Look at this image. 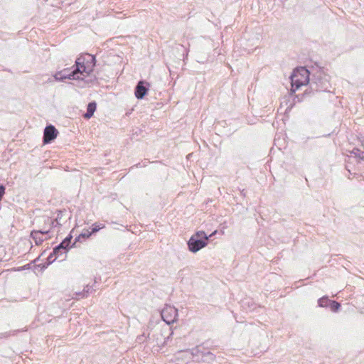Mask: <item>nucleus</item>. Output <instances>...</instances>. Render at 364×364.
I'll use <instances>...</instances> for the list:
<instances>
[{
    "mask_svg": "<svg viewBox=\"0 0 364 364\" xmlns=\"http://www.w3.org/2000/svg\"><path fill=\"white\" fill-rule=\"evenodd\" d=\"M58 134V129L52 124L47 125L43 132V144H50Z\"/></svg>",
    "mask_w": 364,
    "mask_h": 364,
    "instance_id": "nucleus-7",
    "label": "nucleus"
},
{
    "mask_svg": "<svg viewBox=\"0 0 364 364\" xmlns=\"http://www.w3.org/2000/svg\"><path fill=\"white\" fill-rule=\"evenodd\" d=\"M72 239V235H70L67 236L59 245H55L53 248V250H68L70 247H77L75 245L70 246Z\"/></svg>",
    "mask_w": 364,
    "mask_h": 364,
    "instance_id": "nucleus-10",
    "label": "nucleus"
},
{
    "mask_svg": "<svg viewBox=\"0 0 364 364\" xmlns=\"http://www.w3.org/2000/svg\"><path fill=\"white\" fill-rule=\"evenodd\" d=\"M68 252H51L46 257V262L43 264V267L48 266L54 262L60 256L66 257Z\"/></svg>",
    "mask_w": 364,
    "mask_h": 364,
    "instance_id": "nucleus-12",
    "label": "nucleus"
},
{
    "mask_svg": "<svg viewBox=\"0 0 364 364\" xmlns=\"http://www.w3.org/2000/svg\"><path fill=\"white\" fill-rule=\"evenodd\" d=\"M309 75V71L304 67L294 70L290 77L291 92H295L301 86L310 83Z\"/></svg>",
    "mask_w": 364,
    "mask_h": 364,
    "instance_id": "nucleus-3",
    "label": "nucleus"
},
{
    "mask_svg": "<svg viewBox=\"0 0 364 364\" xmlns=\"http://www.w3.org/2000/svg\"><path fill=\"white\" fill-rule=\"evenodd\" d=\"M46 245H47V246H46V247H44V250H45V251H47V250H48V249H49V246H48L49 243H48V242H47V243H46Z\"/></svg>",
    "mask_w": 364,
    "mask_h": 364,
    "instance_id": "nucleus-28",
    "label": "nucleus"
},
{
    "mask_svg": "<svg viewBox=\"0 0 364 364\" xmlns=\"http://www.w3.org/2000/svg\"><path fill=\"white\" fill-rule=\"evenodd\" d=\"M329 307L333 312H336L339 310L341 304L336 301L331 300L329 304Z\"/></svg>",
    "mask_w": 364,
    "mask_h": 364,
    "instance_id": "nucleus-17",
    "label": "nucleus"
},
{
    "mask_svg": "<svg viewBox=\"0 0 364 364\" xmlns=\"http://www.w3.org/2000/svg\"><path fill=\"white\" fill-rule=\"evenodd\" d=\"M102 228H104V225L101 226L100 225H97V223H95L92 225V230L90 232H92V234L95 233V232H98Z\"/></svg>",
    "mask_w": 364,
    "mask_h": 364,
    "instance_id": "nucleus-20",
    "label": "nucleus"
},
{
    "mask_svg": "<svg viewBox=\"0 0 364 364\" xmlns=\"http://www.w3.org/2000/svg\"><path fill=\"white\" fill-rule=\"evenodd\" d=\"M66 257H64V256H60L58 259H60V261H63Z\"/></svg>",
    "mask_w": 364,
    "mask_h": 364,
    "instance_id": "nucleus-27",
    "label": "nucleus"
},
{
    "mask_svg": "<svg viewBox=\"0 0 364 364\" xmlns=\"http://www.w3.org/2000/svg\"><path fill=\"white\" fill-rule=\"evenodd\" d=\"M149 89V84L144 80H140L137 82L134 95L138 100H142L147 94Z\"/></svg>",
    "mask_w": 364,
    "mask_h": 364,
    "instance_id": "nucleus-8",
    "label": "nucleus"
},
{
    "mask_svg": "<svg viewBox=\"0 0 364 364\" xmlns=\"http://www.w3.org/2000/svg\"><path fill=\"white\" fill-rule=\"evenodd\" d=\"M92 235V232L88 230H85L81 234H80L77 237H75V241L73 242V245H76L77 242H81L82 240H85Z\"/></svg>",
    "mask_w": 364,
    "mask_h": 364,
    "instance_id": "nucleus-13",
    "label": "nucleus"
},
{
    "mask_svg": "<svg viewBox=\"0 0 364 364\" xmlns=\"http://www.w3.org/2000/svg\"><path fill=\"white\" fill-rule=\"evenodd\" d=\"M28 245H29V246H30V249H31V247H33V246H32V243H31V242L28 241Z\"/></svg>",
    "mask_w": 364,
    "mask_h": 364,
    "instance_id": "nucleus-29",
    "label": "nucleus"
},
{
    "mask_svg": "<svg viewBox=\"0 0 364 364\" xmlns=\"http://www.w3.org/2000/svg\"><path fill=\"white\" fill-rule=\"evenodd\" d=\"M207 349L202 345H199L193 348L192 349L187 350L186 353L188 355L190 359H193L196 362H201L203 359V355Z\"/></svg>",
    "mask_w": 364,
    "mask_h": 364,
    "instance_id": "nucleus-6",
    "label": "nucleus"
},
{
    "mask_svg": "<svg viewBox=\"0 0 364 364\" xmlns=\"http://www.w3.org/2000/svg\"><path fill=\"white\" fill-rule=\"evenodd\" d=\"M49 232V230H33L31 232V235L33 240L35 241L36 245H39L41 244L45 238H43V236L46 235Z\"/></svg>",
    "mask_w": 364,
    "mask_h": 364,
    "instance_id": "nucleus-11",
    "label": "nucleus"
},
{
    "mask_svg": "<svg viewBox=\"0 0 364 364\" xmlns=\"http://www.w3.org/2000/svg\"><path fill=\"white\" fill-rule=\"evenodd\" d=\"M217 233V230L207 235L204 231H198L193 234L188 241V250H200L205 247L213 235Z\"/></svg>",
    "mask_w": 364,
    "mask_h": 364,
    "instance_id": "nucleus-2",
    "label": "nucleus"
},
{
    "mask_svg": "<svg viewBox=\"0 0 364 364\" xmlns=\"http://www.w3.org/2000/svg\"><path fill=\"white\" fill-rule=\"evenodd\" d=\"M241 194H242V195H243V196H245V190H242V191H241Z\"/></svg>",
    "mask_w": 364,
    "mask_h": 364,
    "instance_id": "nucleus-31",
    "label": "nucleus"
},
{
    "mask_svg": "<svg viewBox=\"0 0 364 364\" xmlns=\"http://www.w3.org/2000/svg\"><path fill=\"white\" fill-rule=\"evenodd\" d=\"M85 288H86V289L88 290V294L93 290L92 287H90L88 284L86 285V287H85Z\"/></svg>",
    "mask_w": 364,
    "mask_h": 364,
    "instance_id": "nucleus-24",
    "label": "nucleus"
},
{
    "mask_svg": "<svg viewBox=\"0 0 364 364\" xmlns=\"http://www.w3.org/2000/svg\"><path fill=\"white\" fill-rule=\"evenodd\" d=\"M67 69H68L67 72L63 73V75H69V73L71 72V71H70V70L68 68H67Z\"/></svg>",
    "mask_w": 364,
    "mask_h": 364,
    "instance_id": "nucleus-25",
    "label": "nucleus"
},
{
    "mask_svg": "<svg viewBox=\"0 0 364 364\" xmlns=\"http://www.w3.org/2000/svg\"><path fill=\"white\" fill-rule=\"evenodd\" d=\"M331 301L328 296H323L318 300V305L320 307H327L329 306Z\"/></svg>",
    "mask_w": 364,
    "mask_h": 364,
    "instance_id": "nucleus-15",
    "label": "nucleus"
},
{
    "mask_svg": "<svg viewBox=\"0 0 364 364\" xmlns=\"http://www.w3.org/2000/svg\"><path fill=\"white\" fill-rule=\"evenodd\" d=\"M351 153L355 157H358L360 159L364 161V151L360 150L359 149H353Z\"/></svg>",
    "mask_w": 364,
    "mask_h": 364,
    "instance_id": "nucleus-18",
    "label": "nucleus"
},
{
    "mask_svg": "<svg viewBox=\"0 0 364 364\" xmlns=\"http://www.w3.org/2000/svg\"><path fill=\"white\" fill-rule=\"evenodd\" d=\"M6 188L3 184H0V198L2 199L5 194Z\"/></svg>",
    "mask_w": 364,
    "mask_h": 364,
    "instance_id": "nucleus-21",
    "label": "nucleus"
},
{
    "mask_svg": "<svg viewBox=\"0 0 364 364\" xmlns=\"http://www.w3.org/2000/svg\"><path fill=\"white\" fill-rule=\"evenodd\" d=\"M187 350H185V351H180L178 352V355H181V358H183V356L184 358H188V360H191L189 358H188V355L186 353Z\"/></svg>",
    "mask_w": 364,
    "mask_h": 364,
    "instance_id": "nucleus-23",
    "label": "nucleus"
},
{
    "mask_svg": "<svg viewBox=\"0 0 364 364\" xmlns=\"http://www.w3.org/2000/svg\"><path fill=\"white\" fill-rule=\"evenodd\" d=\"M308 95H309V92H308V90H306L304 92V94L302 95V98H303L304 96Z\"/></svg>",
    "mask_w": 364,
    "mask_h": 364,
    "instance_id": "nucleus-26",
    "label": "nucleus"
},
{
    "mask_svg": "<svg viewBox=\"0 0 364 364\" xmlns=\"http://www.w3.org/2000/svg\"><path fill=\"white\" fill-rule=\"evenodd\" d=\"M48 221H49V222H50V223H53V222L51 220H50L49 218H48Z\"/></svg>",
    "mask_w": 364,
    "mask_h": 364,
    "instance_id": "nucleus-32",
    "label": "nucleus"
},
{
    "mask_svg": "<svg viewBox=\"0 0 364 364\" xmlns=\"http://www.w3.org/2000/svg\"><path fill=\"white\" fill-rule=\"evenodd\" d=\"M46 253V251L42 252V253H41V255H40V257H41V256L44 255Z\"/></svg>",
    "mask_w": 364,
    "mask_h": 364,
    "instance_id": "nucleus-30",
    "label": "nucleus"
},
{
    "mask_svg": "<svg viewBox=\"0 0 364 364\" xmlns=\"http://www.w3.org/2000/svg\"><path fill=\"white\" fill-rule=\"evenodd\" d=\"M96 107L97 104L95 102L93 101L88 103L87 109L92 112H95V111L96 110Z\"/></svg>",
    "mask_w": 364,
    "mask_h": 364,
    "instance_id": "nucleus-19",
    "label": "nucleus"
},
{
    "mask_svg": "<svg viewBox=\"0 0 364 364\" xmlns=\"http://www.w3.org/2000/svg\"><path fill=\"white\" fill-rule=\"evenodd\" d=\"M330 87V82L327 76L322 73L314 75L310 82L311 90H315L316 92L328 91Z\"/></svg>",
    "mask_w": 364,
    "mask_h": 364,
    "instance_id": "nucleus-4",
    "label": "nucleus"
},
{
    "mask_svg": "<svg viewBox=\"0 0 364 364\" xmlns=\"http://www.w3.org/2000/svg\"><path fill=\"white\" fill-rule=\"evenodd\" d=\"M88 296V290L86 289V288H84V289L82 291L75 292L74 296H73V299H79L80 298H85Z\"/></svg>",
    "mask_w": 364,
    "mask_h": 364,
    "instance_id": "nucleus-16",
    "label": "nucleus"
},
{
    "mask_svg": "<svg viewBox=\"0 0 364 364\" xmlns=\"http://www.w3.org/2000/svg\"><path fill=\"white\" fill-rule=\"evenodd\" d=\"M67 70H68V69L65 68L60 71L57 72L53 75L55 80L63 82V81H65V80H67V79H68V80H80V76L76 75L74 69L69 73V75H63V73L67 72Z\"/></svg>",
    "mask_w": 364,
    "mask_h": 364,
    "instance_id": "nucleus-9",
    "label": "nucleus"
},
{
    "mask_svg": "<svg viewBox=\"0 0 364 364\" xmlns=\"http://www.w3.org/2000/svg\"><path fill=\"white\" fill-rule=\"evenodd\" d=\"M93 114H94V112L87 109L86 112L84 114V117L85 119H90V117H92L93 116Z\"/></svg>",
    "mask_w": 364,
    "mask_h": 364,
    "instance_id": "nucleus-22",
    "label": "nucleus"
},
{
    "mask_svg": "<svg viewBox=\"0 0 364 364\" xmlns=\"http://www.w3.org/2000/svg\"><path fill=\"white\" fill-rule=\"evenodd\" d=\"M95 63L96 59L95 55L85 54L80 55L76 59L73 68L77 75H84V73L89 75L92 72Z\"/></svg>",
    "mask_w": 364,
    "mask_h": 364,
    "instance_id": "nucleus-1",
    "label": "nucleus"
},
{
    "mask_svg": "<svg viewBox=\"0 0 364 364\" xmlns=\"http://www.w3.org/2000/svg\"><path fill=\"white\" fill-rule=\"evenodd\" d=\"M161 315L167 324H171L176 321L178 310L173 306H166L161 311Z\"/></svg>",
    "mask_w": 364,
    "mask_h": 364,
    "instance_id": "nucleus-5",
    "label": "nucleus"
},
{
    "mask_svg": "<svg viewBox=\"0 0 364 364\" xmlns=\"http://www.w3.org/2000/svg\"><path fill=\"white\" fill-rule=\"evenodd\" d=\"M215 360V355L210 350H207L203 355V362L212 363Z\"/></svg>",
    "mask_w": 364,
    "mask_h": 364,
    "instance_id": "nucleus-14",
    "label": "nucleus"
}]
</instances>
